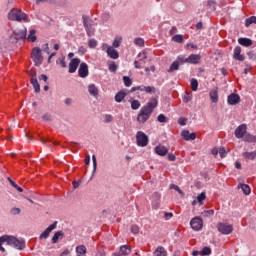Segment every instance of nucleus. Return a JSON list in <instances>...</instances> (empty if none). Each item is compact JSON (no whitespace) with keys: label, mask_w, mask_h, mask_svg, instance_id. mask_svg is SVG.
I'll use <instances>...</instances> for the list:
<instances>
[{"label":"nucleus","mask_w":256,"mask_h":256,"mask_svg":"<svg viewBox=\"0 0 256 256\" xmlns=\"http://www.w3.org/2000/svg\"><path fill=\"white\" fill-rule=\"evenodd\" d=\"M159 105V100L157 98H151L149 102H147L138 113L137 121L138 123L143 124L147 123L149 119L151 118V115H153V112L155 109H157V106Z\"/></svg>","instance_id":"obj_1"},{"label":"nucleus","mask_w":256,"mask_h":256,"mask_svg":"<svg viewBox=\"0 0 256 256\" xmlns=\"http://www.w3.org/2000/svg\"><path fill=\"white\" fill-rule=\"evenodd\" d=\"M4 243L10 247H13L14 249H17L18 251H23V249L26 247L24 240H19L15 236L3 235L0 237L1 253H5V248L3 247Z\"/></svg>","instance_id":"obj_2"},{"label":"nucleus","mask_w":256,"mask_h":256,"mask_svg":"<svg viewBox=\"0 0 256 256\" xmlns=\"http://www.w3.org/2000/svg\"><path fill=\"white\" fill-rule=\"evenodd\" d=\"M82 21L88 37H93V35L95 34V29L93 28V20H91L89 16L83 15Z\"/></svg>","instance_id":"obj_3"},{"label":"nucleus","mask_w":256,"mask_h":256,"mask_svg":"<svg viewBox=\"0 0 256 256\" xmlns=\"http://www.w3.org/2000/svg\"><path fill=\"white\" fill-rule=\"evenodd\" d=\"M136 143L138 147H147L149 145V136L143 131H138L136 134Z\"/></svg>","instance_id":"obj_4"},{"label":"nucleus","mask_w":256,"mask_h":256,"mask_svg":"<svg viewBox=\"0 0 256 256\" xmlns=\"http://www.w3.org/2000/svg\"><path fill=\"white\" fill-rule=\"evenodd\" d=\"M32 59L34 61V65L36 67H39V65H42L43 63V55L41 54V48L35 47L32 49Z\"/></svg>","instance_id":"obj_5"},{"label":"nucleus","mask_w":256,"mask_h":256,"mask_svg":"<svg viewBox=\"0 0 256 256\" xmlns=\"http://www.w3.org/2000/svg\"><path fill=\"white\" fill-rule=\"evenodd\" d=\"M217 230L222 235H231V233H233V225H231V224L227 225V224H225L223 222H219L217 224Z\"/></svg>","instance_id":"obj_6"},{"label":"nucleus","mask_w":256,"mask_h":256,"mask_svg":"<svg viewBox=\"0 0 256 256\" xmlns=\"http://www.w3.org/2000/svg\"><path fill=\"white\" fill-rule=\"evenodd\" d=\"M103 51H106L108 57L111 59H119V52L115 50L112 46H109L108 44H103L102 45Z\"/></svg>","instance_id":"obj_7"},{"label":"nucleus","mask_w":256,"mask_h":256,"mask_svg":"<svg viewBox=\"0 0 256 256\" xmlns=\"http://www.w3.org/2000/svg\"><path fill=\"white\" fill-rule=\"evenodd\" d=\"M190 225L194 231H201V229H203V219H201L200 217H194L190 221Z\"/></svg>","instance_id":"obj_8"},{"label":"nucleus","mask_w":256,"mask_h":256,"mask_svg":"<svg viewBox=\"0 0 256 256\" xmlns=\"http://www.w3.org/2000/svg\"><path fill=\"white\" fill-rule=\"evenodd\" d=\"M78 75L81 77V79H85L86 77H89V65L87 63L82 62L78 69Z\"/></svg>","instance_id":"obj_9"},{"label":"nucleus","mask_w":256,"mask_h":256,"mask_svg":"<svg viewBox=\"0 0 256 256\" xmlns=\"http://www.w3.org/2000/svg\"><path fill=\"white\" fill-rule=\"evenodd\" d=\"M246 133H247V125L241 124L236 128L234 135H235L236 139H243V137H245Z\"/></svg>","instance_id":"obj_10"},{"label":"nucleus","mask_w":256,"mask_h":256,"mask_svg":"<svg viewBox=\"0 0 256 256\" xmlns=\"http://www.w3.org/2000/svg\"><path fill=\"white\" fill-rule=\"evenodd\" d=\"M81 64V59L74 58L69 63L68 73H75Z\"/></svg>","instance_id":"obj_11"},{"label":"nucleus","mask_w":256,"mask_h":256,"mask_svg":"<svg viewBox=\"0 0 256 256\" xmlns=\"http://www.w3.org/2000/svg\"><path fill=\"white\" fill-rule=\"evenodd\" d=\"M228 105H237L238 103H241V97L239 94L232 93L227 98Z\"/></svg>","instance_id":"obj_12"},{"label":"nucleus","mask_w":256,"mask_h":256,"mask_svg":"<svg viewBox=\"0 0 256 256\" xmlns=\"http://www.w3.org/2000/svg\"><path fill=\"white\" fill-rule=\"evenodd\" d=\"M181 136L184 141H195L197 139V134L195 132L190 133L189 130L182 131Z\"/></svg>","instance_id":"obj_13"},{"label":"nucleus","mask_w":256,"mask_h":256,"mask_svg":"<svg viewBox=\"0 0 256 256\" xmlns=\"http://www.w3.org/2000/svg\"><path fill=\"white\" fill-rule=\"evenodd\" d=\"M241 46H236L233 52V59L236 61H245V55L241 54Z\"/></svg>","instance_id":"obj_14"},{"label":"nucleus","mask_w":256,"mask_h":256,"mask_svg":"<svg viewBox=\"0 0 256 256\" xmlns=\"http://www.w3.org/2000/svg\"><path fill=\"white\" fill-rule=\"evenodd\" d=\"M12 37L17 41H21L23 39L27 38V28H25L22 31L14 32V35Z\"/></svg>","instance_id":"obj_15"},{"label":"nucleus","mask_w":256,"mask_h":256,"mask_svg":"<svg viewBox=\"0 0 256 256\" xmlns=\"http://www.w3.org/2000/svg\"><path fill=\"white\" fill-rule=\"evenodd\" d=\"M57 227V222H54L53 224H51L47 229H45V231L40 235V239H47V237H49V235H51V231H53V229H56Z\"/></svg>","instance_id":"obj_16"},{"label":"nucleus","mask_w":256,"mask_h":256,"mask_svg":"<svg viewBox=\"0 0 256 256\" xmlns=\"http://www.w3.org/2000/svg\"><path fill=\"white\" fill-rule=\"evenodd\" d=\"M201 61V55L199 54H191L188 58H186V63H190L192 65H197Z\"/></svg>","instance_id":"obj_17"},{"label":"nucleus","mask_w":256,"mask_h":256,"mask_svg":"<svg viewBox=\"0 0 256 256\" xmlns=\"http://www.w3.org/2000/svg\"><path fill=\"white\" fill-rule=\"evenodd\" d=\"M30 83L35 90V93H39L41 91V85H39V81L37 80V73H34V77L31 78Z\"/></svg>","instance_id":"obj_18"},{"label":"nucleus","mask_w":256,"mask_h":256,"mask_svg":"<svg viewBox=\"0 0 256 256\" xmlns=\"http://www.w3.org/2000/svg\"><path fill=\"white\" fill-rule=\"evenodd\" d=\"M155 153L156 155H160V157H165L169 153V149L165 146H156L155 147Z\"/></svg>","instance_id":"obj_19"},{"label":"nucleus","mask_w":256,"mask_h":256,"mask_svg":"<svg viewBox=\"0 0 256 256\" xmlns=\"http://www.w3.org/2000/svg\"><path fill=\"white\" fill-rule=\"evenodd\" d=\"M209 95H210V99L213 103L219 102V90L217 88H214L213 90H211Z\"/></svg>","instance_id":"obj_20"},{"label":"nucleus","mask_w":256,"mask_h":256,"mask_svg":"<svg viewBox=\"0 0 256 256\" xmlns=\"http://www.w3.org/2000/svg\"><path fill=\"white\" fill-rule=\"evenodd\" d=\"M242 157H244V159L246 161H255V159H256V150L252 151V152H243Z\"/></svg>","instance_id":"obj_21"},{"label":"nucleus","mask_w":256,"mask_h":256,"mask_svg":"<svg viewBox=\"0 0 256 256\" xmlns=\"http://www.w3.org/2000/svg\"><path fill=\"white\" fill-rule=\"evenodd\" d=\"M152 198L154 199V201L152 202V207L154 209H159V201L161 199V194H159L158 192H155L152 195Z\"/></svg>","instance_id":"obj_22"},{"label":"nucleus","mask_w":256,"mask_h":256,"mask_svg":"<svg viewBox=\"0 0 256 256\" xmlns=\"http://www.w3.org/2000/svg\"><path fill=\"white\" fill-rule=\"evenodd\" d=\"M238 43L239 45H242V47H251V45H253V40L249 38H239Z\"/></svg>","instance_id":"obj_23"},{"label":"nucleus","mask_w":256,"mask_h":256,"mask_svg":"<svg viewBox=\"0 0 256 256\" xmlns=\"http://www.w3.org/2000/svg\"><path fill=\"white\" fill-rule=\"evenodd\" d=\"M16 21H23L24 23H29V18H27V14H25V12L18 10V16L16 18Z\"/></svg>","instance_id":"obj_24"},{"label":"nucleus","mask_w":256,"mask_h":256,"mask_svg":"<svg viewBox=\"0 0 256 256\" xmlns=\"http://www.w3.org/2000/svg\"><path fill=\"white\" fill-rule=\"evenodd\" d=\"M18 15H19V10L15 9V8L10 10V12L8 13L9 21H17Z\"/></svg>","instance_id":"obj_25"},{"label":"nucleus","mask_w":256,"mask_h":256,"mask_svg":"<svg viewBox=\"0 0 256 256\" xmlns=\"http://www.w3.org/2000/svg\"><path fill=\"white\" fill-rule=\"evenodd\" d=\"M88 93L93 97H97V95H99V89H97V86H95V84H90L88 86Z\"/></svg>","instance_id":"obj_26"},{"label":"nucleus","mask_w":256,"mask_h":256,"mask_svg":"<svg viewBox=\"0 0 256 256\" xmlns=\"http://www.w3.org/2000/svg\"><path fill=\"white\" fill-rule=\"evenodd\" d=\"M155 256H167V250L163 246H158L154 251Z\"/></svg>","instance_id":"obj_27"},{"label":"nucleus","mask_w":256,"mask_h":256,"mask_svg":"<svg viewBox=\"0 0 256 256\" xmlns=\"http://www.w3.org/2000/svg\"><path fill=\"white\" fill-rule=\"evenodd\" d=\"M120 253L123 256H127L131 254V247L129 245H122L120 247Z\"/></svg>","instance_id":"obj_28"},{"label":"nucleus","mask_w":256,"mask_h":256,"mask_svg":"<svg viewBox=\"0 0 256 256\" xmlns=\"http://www.w3.org/2000/svg\"><path fill=\"white\" fill-rule=\"evenodd\" d=\"M125 97H127V93L120 91L115 95V102L121 103V101H123V99H125Z\"/></svg>","instance_id":"obj_29"},{"label":"nucleus","mask_w":256,"mask_h":256,"mask_svg":"<svg viewBox=\"0 0 256 256\" xmlns=\"http://www.w3.org/2000/svg\"><path fill=\"white\" fill-rule=\"evenodd\" d=\"M238 189H242L244 195H250L251 194V187L247 184H240L238 186Z\"/></svg>","instance_id":"obj_30"},{"label":"nucleus","mask_w":256,"mask_h":256,"mask_svg":"<svg viewBox=\"0 0 256 256\" xmlns=\"http://www.w3.org/2000/svg\"><path fill=\"white\" fill-rule=\"evenodd\" d=\"M179 66H180L179 61L175 60L170 65V67L168 69V73H173V71H179Z\"/></svg>","instance_id":"obj_31"},{"label":"nucleus","mask_w":256,"mask_h":256,"mask_svg":"<svg viewBox=\"0 0 256 256\" xmlns=\"http://www.w3.org/2000/svg\"><path fill=\"white\" fill-rule=\"evenodd\" d=\"M244 141L246 143H256V136L252 134H246L244 136Z\"/></svg>","instance_id":"obj_32"},{"label":"nucleus","mask_w":256,"mask_h":256,"mask_svg":"<svg viewBox=\"0 0 256 256\" xmlns=\"http://www.w3.org/2000/svg\"><path fill=\"white\" fill-rule=\"evenodd\" d=\"M35 33H37L35 30H30V33L27 37V40L31 41V43H35L37 41V36H35Z\"/></svg>","instance_id":"obj_33"},{"label":"nucleus","mask_w":256,"mask_h":256,"mask_svg":"<svg viewBox=\"0 0 256 256\" xmlns=\"http://www.w3.org/2000/svg\"><path fill=\"white\" fill-rule=\"evenodd\" d=\"M256 25V16H251L245 20V27H249L250 25Z\"/></svg>","instance_id":"obj_34"},{"label":"nucleus","mask_w":256,"mask_h":256,"mask_svg":"<svg viewBox=\"0 0 256 256\" xmlns=\"http://www.w3.org/2000/svg\"><path fill=\"white\" fill-rule=\"evenodd\" d=\"M138 57H139V62L142 64V65H145L146 61L145 59H147V53L145 51L143 52H140L138 54Z\"/></svg>","instance_id":"obj_35"},{"label":"nucleus","mask_w":256,"mask_h":256,"mask_svg":"<svg viewBox=\"0 0 256 256\" xmlns=\"http://www.w3.org/2000/svg\"><path fill=\"white\" fill-rule=\"evenodd\" d=\"M172 41H174L175 43H183L184 39H183V35L181 34H176L172 37Z\"/></svg>","instance_id":"obj_36"},{"label":"nucleus","mask_w":256,"mask_h":256,"mask_svg":"<svg viewBox=\"0 0 256 256\" xmlns=\"http://www.w3.org/2000/svg\"><path fill=\"white\" fill-rule=\"evenodd\" d=\"M139 107H141V102H139V100H133L131 102V109H133V111H137Z\"/></svg>","instance_id":"obj_37"},{"label":"nucleus","mask_w":256,"mask_h":256,"mask_svg":"<svg viewBox=\"0 0 256 256\" xmlns=\"http://www.w3.org/2000/svg\"><path fill=\"white\" fill-rule=\"evenodd\" d=\"M205 199H207V194H205V192H202L197 196V201L200 205H203V201H205Z\"/></svg>","instance_id":"obj_38"},{"label":"nucleus","mask_w":256,"mask_h":256,"mask_svg":"<svg viewBox=\"0 0 256 256\" xmlns=\"http://www.w3.org/2000/svg\"><path fill=\"white\" fill-rule=\"evenodd\" d=\"M108 69L111 73H117V64L115 62H109Z\"/></svg>","instance_id":"obj_39"},{"label":"nucleus","mask_w":256,"mask_h":256,"mask_svg":"<svg viewBox=\"0 0 256 256\" xmlns=\"http://www.w3.org/2000/svg\"><path fill=\"white\" fill-rule=\"evenodd\" d=\"M201 256H207L211 255V248L208 246H205L201 251H200Z\"/></svg>","instance_id":"obj_40"},{"label":"nucleus","mask_w":256,"mask_h":256,"mask_svg":"<svg viewBox=\"0 0 256 256\" xmlns=\"http://www.w3.org/2000/svg\"><path fill=\"white\" fill-rule=\"evenodd\" d=\"M123 81H124L125 87H131V85H133V80H131L129 76H124Z\"/></svg>","instance_id":"obj_41"},{"label":"nucleus","mask_w":256,"mask_h":256,"mask_svg":"<svg viewBox=\"0 0 256 256\" xmlns=\"http://www.w3.org/2000/svg\"><path fill=\"white\" fill-rule=\"evenodd\" d=\"M59 237H63V232L61 231L56 232L52 237V243H57V241H59Z\"/></svg>","instance_id":"obj_42"},{"label":"nucleus","mask_w":256,"mask_h":256,"mask_svg":"<svg viewBox=\"0 0 256 256\" xmlns=\"http://www.w3.org/2000/svg\"><path fill=\"white\" fill-rule=\"evenodd\" d=\"M198 87H199V82L197 81V79L193 78L191 80V89H192V91H197Z\"/></svg>","instance_id":"obj_43"},{"label":"nucleus","mask_w":256,"mask_h":256,"mask_svg":"<svg viewBox=\"0 0 256 256\" xmlns=\"http://www.w3.org/2000/svg\"><path fill=\"white\" fill-rule=\"evenodd\" d=\"M8 181H9L10 185H12L14 187V189H17L19 191V193H23V188L19 187V185H17V183H15L10 178H8Z\"/></svg>","instance_id":"obj_44"},{"label":"nucleus","mask_w":256,"mask_h":256,"mask_svg":"<svg viewBox=\"0 0 256 256\" xmlns=\"http://www.w3.org/2000/svg\"><path fill=\"white\" fill-rule=\"evenodd\" d=\"M141 91H145L146 93H155V87L142 86Z\"/></svg>","instance_id":"obj_45"},{"label":"nucleus","mask_w":256,"mask_h":256,"mask_svg":"<svg viewBox=\"0 0 256 256\" xmlns=\"http://www.w3.org/2000/svg\"><path fill=\"white\" fill-rule=\"evenodd\" d=\"M202 215L204 217H213L215 215V210H204Z\"/></svg>","instance_id":"obj_46"},{"label":"nucleus","mask_w":256,"mask_h":256,"mask_svg":"<svg viewBox=\"0 0 256 256\" xmlns=\"http://www.w3.org/2000/svg\"><path fill=\"white\" fill-rule=\"evenodd\" d=\"M135 45H137L138 47H144L145 46V40H143V38H136L134 40Z\"/></svg>","instance_id":"obj_47"},{"label":"nucleus","mask_w":256,"mask_h":256,"mask_svg":"<svg viewBox=\"0 0 256 256\" xmlns=\"http://www.w3.org/2000/svg\"><path fill=\"white\" fill-rule=\"evenodd\" d=\"M157 121H159V123H167L169 119L165 117V114H160L157 117Z\"/></svg>","instance_id":"obj_48"},{"label":"nucleus","mask_w":256,"mask_h":256,"mask_svg":"<svg viewBox=\"0 0 256 256\" xmlns=\"http://www.w3.org/2000/svg\"><path fill=\"white\" fill-rule=\"evenodd\" d=\"M218 153H219L221 159L227 157V150L225 149V147H220Z\"/></svg>","instance_id":"obj_49"},{"label":"nucleus","mask_w":256,"mask_h":256,"mask_svg":"<svg viewBox=\"0 0 256 256\" xmlns=\"http://www.w3.org/2000/svg\"><path fill=\"white\" fill-rule=\"evenodd\" d=\"M131 233H133V235H138L139 233V226H137L136 224H133L130 228Z\"/></svg>","instance_id":"obj_50"},{"label":"nucleus","mask_w":256,"mask_h":256,"mask_svg":"<svg viewBox=\"0 0 256 256\" xmlns=\"http://www.w3.org/2000/svg\"><path fill=\"white\" fill-rule=\"evenodd\" d=\"M176 61H178L179 65H183V63H187V58H185L183 55H180L177 57Z\"/></svg>","instance_id":"obj_51"},{"label":"nucleus","mask_w":256,"mask_h":256,"mask_svg":"<svg viewBox=\"0 0 256 256\" xmlns=\"http://www.w3.org/2000/svg\"><path fill=\"white\" fill-rule=\"evenodd\" d=\"M88 47H90V49H95V47H97V40L90 39L88 42Z\"/></svg>","instance_id":"obj_52"},{"label":"nucleus","mask_w":256,"mask_h":256,"mask_svg":"<svg viewBox=\"0 0 256 256\" xmlns=\"http://www.w3.org/2000/svg\"><path fill=\"white\" fill-rule=\"evenodd\" d=\"M121 41L122 39L121 38H116L112 44V47L114 48H117V47H120L121 46Z\"/></svg>","instance_id":"obj_53"},{"label":"nucleus","mask_w":256,"mask_h":256,"mask_svg":"<svg viewBox=\"0 0 256 256\" xmlns=\"http://www.w3.org/2000/svg\"><path fill=\"white\" fill-rule=\"evenodd\" d=\"M104 121L105 123H111V121H113V116L111 114L104 115Z\"/></svg>","instance_id":"obj_54"},{"label":"nucleus","mask_w":256,"mask_h":256,"mask_svg":"<svg viewBox=\"0 0 256 256\" xmlns=\"http://www.w3.org/2000/svg\"><path fill=\"white\" fill-rule=\"evenodd\" d=\"M92 163H93V171H97V157L95 155L92 156Z\"/></svg>","instance_id":"obj_55"},{"label":"nucleus","mask_w":256,"mask_h":256,"mask_svg":"<svg viewBox=\"0 0 256 256\" xmlns=\"http://www.w3.org/2000/svg\"><path fill=\"white\" fill-rule=\"evenodd\" d=\"M57 63H59L63 69H65V67H67V62H65V57H63L62 59L57 61Z\"/></svg>","instance_id":"obj_56"},{"label":"nucleus","mask_w":256,"mask_h":256,"mask_svg":"<svg viewBox=\"0 0 256 256\" xmlns=\"http://www.w3.org/2000/svg\"><path fill=\"white\" fill-rule=\"evenodd\" d=\"M10 212L12 213V215H19L21 213V209L20 208H12L10 210Z\"/></svg>","instance_id":"obj_57"},{"label":"nucleus","mask_w":256,"mask_h":256,"mask_svg":"<svg viewBox=\"0 0 256 256\" xmlns=\"http://www.w3.org/2000/svg\"><path fill=\"white\" fill-rule=\"evenodd\" d=\"M193 97L189 94H186L183 98L184 103H189V101H192Z\"/></svg>","instance_id":"obj_58"},{"label":"nucleus","mask_w":256,"mask_h":256,"mask_svg":"<svg viewBox=\"0 0 256 256\" xmlns=\"http://www.w3.org/2000/svg\"><path fill=\"white\" fill-rule=\"evenodd\" d=\"M43 51H44V53H47V55H49L51 53L48 43L44 44Z\"/></svg>","instance_id":"obj_59"},{"label":"nucleus","mask_w":256,"mask_h":256,"mask_svg":"<svg viewBox=\"0 0 256 256\" xmlns=\"http://www.w3.org/2000/svg\"><path fill=\"white\" fill-rule=\"evenodd\" d=\"M170 189H174L175 191H177L178 193H183V191H181V188H179V186L173 184L170 186Z\"/></svg>","instance_id":"obj_60"},{"label":"nucleus","mask_w":256,"mask_h":256,"mask_svg":"<svg viewBox=\"0 0 256 256\" xmlns=\"http://www.w3.org/2000/svg\"><path fill=\"white\" fill-rule=\"evenodd\" d=\"M141 65L142 64L139 61H137V60L134 61L135 69H143V66H141Z\"/></svg>","instance_id":"obj_61"},{"label":"nucleus","mask_w":256,"mask_h":256,"mask_svg":"<svg viewBox=\"0 0 256 256\" xmlns=\"http://www.w3.org/2000/svg\"><path fill=\"white\" fill-rule=\"evenodd\" d=\"M178 123H179V125L185 126V125H187V120L185 118H180L178 120Z\"/></svg>","instance_id":"obj_62"},{"label":"nucleus","mask_w":256,"mask_h":256,"mask_svg":"<svg viewBox=\"0 0 256 256\" xmlns=\"http://www.w3.org/2000/svg\"><path fill=\"white\" fill-rule=\"evenodd\" d=\"M175 159H177V157L174 156V154H168V160L169 161H175Z\"/></svg>","instance_id":"obj_63"},{"label":"nucleus","mask_w":256,"mask_h":256,"mask_svg":"<svg viewBox=\"0 0 256 256\" xmlns=\"http://www.w3.org/2000/svg\"><path fill=\"white\" fill-rule=\"evenodd\" d=\"M96 256H105V250H99V251L96 253Z\"/></svg>","instance_id":"obj_64"}]
</instances>
